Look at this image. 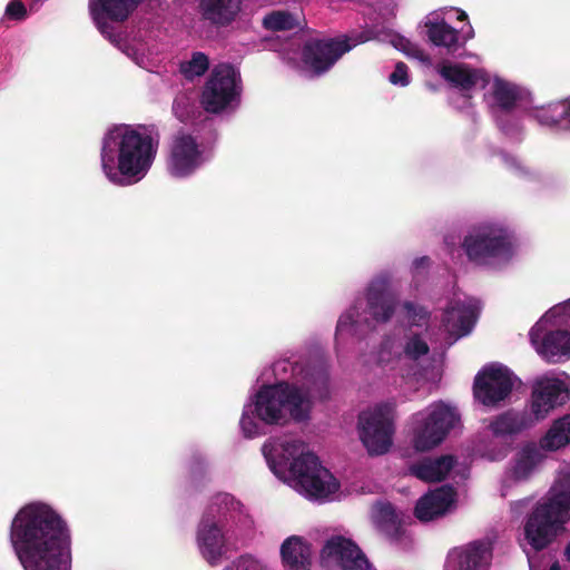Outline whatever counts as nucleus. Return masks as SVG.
<instances>
[{"label":"nucleus","mask_w":570,"mask_h":570,"mask_svg":"<svg viewBox=\"0 0 570 570\" xmlns=\"http://www.w3.org/2000/svg\"><path fill=\"white\" fill-rule=\"evenodd\" d=\"M431 265V259L428 256L416 257L411 265V273L413 278L425 274Z\"/></svg>","instance_id":"ea45409f"},{"label":"nucleus","mask_w":570,"mask_h":570,"mask_svg":"<svg viewBox=\"0 0 570 570\" xmlns=\"http://www.w3.org/2000/svg\"><path fill=\"white\" fill-rule=\"evenodd\" d=\"M285 570H311L312 549L308 541L299 535L286 538L279 548Z\"/></svg>","instance_id":"cd10ccee"},{"label":"nucleus","mask_w":570,"mask_h":570,"mask_svg":"<svg viewBox=\"0 0 570 570\" xmlns=\"http://www.w3.org/2000/svg\"><path fill=\"white\" fill-rule=\"evenodd\" d=\"M508 453L507 446H501L499 450H484L483 456H485L490 461H498L503 459Z\"/></svg>","instance_id":"37998d69"},{"label":"nucleus","mask_w":570,"mask_h":570,"mask_svg":"<svg viewBox=\"0 0 570 570\" xmlns=\"http://www.w3.org/2000/svg\"><path fill=\"white\" fill-rule=\"evenodd\" d=\"M141 1L88 0V10L95 27L110 45L137 66L147 68L155 53L154 23L149 19H141L129 31L119 27Z\"/></svg>","instance_id":"39448f33"},{"label":"nucleus","mask_w":570,"mask_h":570,"mask_svg":"<svg viewBox=\"0 0 570 570\" xmlns=\"http://www.w3.org/2000/svg\"><path fill=\"white\" fill-rule=\"evenodd\" d=\"M367 36V41L377 40L381 42H389L399 51H402L405 56L410 58L417 59L419 61L429 65L430 57L429 55L420 48L416 43L412 42L406 37L396 33L392 30H376L374 28L365 29L363 31L357 32V36Z\"/></svg>","instance_id":"c85d7f7f"},{"label":"nucleus","mask_w":570,"mask_h":570,"mask_svg":"<svg viewBox=\"0 0 570 570\" xmlns=\"http://www.w3.org/2000/svg\"><path fill=\"white\" fill-rule=\"evenodd\" d=\"M426 334V330L403 328L385 335L377 353V364L402 380L420 381L430 354Z\"/></svg>","instance_id":"f8f14e48"},{"label":"nucleus","mask_w":570,"mask_h":570,"mask_svg":"<svg viewBox=\"0 0 570 570\" xmlns=\"http://www.w3.org/2000/svg\"><path fill=\"white\" fill-rule=\"evenodd\" d=\"M564 554L567 557V560L570 561V542L566 547Z\"/></svg>","instance_id":"a18cd8bd"},{"label":"nucleus","mask_w":570,"mask_h":570,"mask_svg":"<svg viewBox=\"0 0 570 570\" xmlns=\"http://www.w3.org/2000/svg\"><path fill=\"white\" fill-rule=\"evenodd\" d=\"M6 16L11 20L21 21L27 18V8L20 0H11L6 7Z\"/></svg>","instance_id":"58836bf2"},{"label":"nucleus","mask_w":570,"mask_h":570,"mask_svg":"<svg viewBox=\"0 0 570 570\" xmlns=\"http://www.w3.org/2000/svg\"><path fill=\"white\" fill-rule=\"evenodd\" d=\"M455 13L456 19L466 21L465 11L458 8H441L428 13L424 18V28L429 41L439 48L444 49L448 53H455L461 49L468 39L473 37V28L468 23V30L459 31L450 26L446 21L448 13Z\"/></svg>","instance_id":"6ab92c4d"},{"label":"nucleus","mask_w":570,"mask_h":570,"mask_svg":"<svg viewBox=\"0 0 570 570\" xmlns=\"http://www.w3.org/2000/svg\"><path fill=\"white\" fill-rule=\"evenodd\" d=\"M570 444V414L553 422L546 435L540 440L543 450L556 451Z\"/></svg>","instance_id":"473e14b6"},{"label":"nucleus","mask_w":570,"mask_h":570,"mask_svg":"<svg viewBox=\"0 0 570 570\" xmlns=\"http://www.w3.org/2000/svg\"><path fill=\"white\" fill-rule=\"evenodd\" d=\"M455 501V491L444 485L424 494L414 509L415 517L422 522H429L443 517Z\"/></svg>","instance_id":"a878e982"},{"label":"nucleus","mask_w":570,"mask_h":570,"mask_svg":"<svg viewBox=\"0 0 570 570\" xmlns=\"http://www.w3.org/2000/svg\"><path fill=\"white\" fill-rule=\"evenodd\" d=\"M569 400L570 376L566 373L544 374L533 382L528 409L504 411L490 420L488 429L494 438L509 443Z\"/></svg>","instance_id":"1a4fd4ad"},{"label":"nucleus","mask_w":570,"mask_h":570,"mask_svg":"<svg viewBox=\"0 0 570 570\" xmlns=\"http://www.w3.org/2000/svg\"><path fill=\"white\" fill-rule=\"evenodd\" d=\"M321 564L325 570H376L352 540L340 535L324 544Z\"/></svg>","instance_id":"412c9836"},{"label":"nucleus","mask_w":570,"mask_h":570,"mask_svg":"<svg viewBox=\"0 0 570 570\" xmlns=\"http://www.w3.org/2000/svg\"><path fill=\"white\" fill-rule=\"evenodd\" d=\"M273 474L311 501L338 499L340 483L297 435L271 436L262 446Z\"/></svg>","instance_id":"7ed1b4c3"},{"label":"nucleus","mask_w":570,"mask_h":570,"mask_svg":"<svg viewBox=\"0 0 570 570\" xmlns=\"http://www.w3.org/2000/svg\"><path fill=\"white\" fill-rule=\"evenodd\" d=\"M385 10L386 13H384V16L394 17L397 10V4L393 0H389Z\"/></svg>","instance_id":"c03bdc74"},{"label":"nucleus","mask_w":570,"mask_h":570,"mask_svg":"<svg viewBox=\"0 0 570 570\" xmlns=\"http://www.w3.org/2000/svg\"><path fill=\"white\" fill-rule=\"evenodd\" d=\"M273 373L276 382L263 384L244 405L239 426L247 439L263 435L262 424L306 423L315 402L330 397V365L322 355L278 360Z\"/></svg>","instance_id":"f257e3e1"},{"label":"nucleus","mask_w":570,"mask_h":570,"mask_svg":"<svg viewBox=\"0 0 570 570\" xmlns=\"http://www.w3.org/2000/svg\"><path fill=\"white\" fill-rule=\"evenodd\" d=\"M217 136L206 134L177 132L171 140L167 170L175 178H187L208 164L215 151Z\"/></svg>","instance_id":"dca6fc26"},{"label":"nucleus","mask_w":570,"mask_h":570,"mask_svg":"<svg viewBox=\"0 0 570 570\" xmlns=\"http://www.w3.org/2000/svg\"><path fill=\"white\" fill-rule=\"evenodd\" d=\"M518 379L504 365L484 366L474 379V397L484 406H497L511 394Z\"/></svg>","instance_id":"aec40b11"},{"label":"nucleus","mask_w":570,"mask_h":570,"mask_svg":"<svg viewBox=\"0 0 570 570\" xmlns=\"http://www.w3.org/2000/svg\"><path fill=\"white\" fill-rule=\"evenodd\" d=\"M158 145L159 137L154 127L114 125L101 140L102 173L114 185H134L149 171Z\"/></svg>","instance_id":"20e7f679"},{"label":"nucleus","mask_w":570,"mask_h":570,"mask_svg":"<svg viewBox=\"0 0 570 570\" xmlns=\"http://www.w3.org/2000/svg\"><path fill=\"white\" fill-rule=\"evenodd\" d=\"M395 403L392 401L377 403L358 415L357 429L360 439L371 455L386 453L393 443Z\"/></svg>","instance_id":"a211bd4d"},{"label":"nucleus","mask_w":570,"mask_h":570,"mask_svg":"<svg viewBox=\"0 0 570 570\" xmlns=\"http://www.w3.org/2000/svg\"><path fill=\"white\" fill-rule=\"evenodd\" d=\"M517 238L513 228L503 219L484 218L468 226L461 249L474 267L499 271L515 255Z\"/></svg>","instance_id":"9b49d317"},{"label":"nucleus","mask_w":570,"mask_h":570,"mask_svg":"<svg viewBox=\"0 0 570 570\" xmlns=\"http://www.w3.org/2000/svg\"><path fill=\"white\" fill-rule=\"evenodd\" d=\"M252 525L244 505L229 493H217L202 517L196 530V547L202 558L217 567L236 549L239 533Z\"/></svg>","instance_id":"0eeeda50"},{"label":"nucleus","mask_w":570,"mask_h":570,"mask_svg":"<svg viewBox=\"0 0 570 570\" xmlns=\"http://www.w3.org/2000/svg\"><path fill=\"white\" fill-rule=\"evenodd\" d=\"M500 157L508 168L515 171L524 173L522 161L515 155L501 153Z\"/></svg>","instance_id":"a19ab883"},{"label":"nucleus","mask_w":570,"mask_h":570,"mask_svg":"<svg viewBox=\"0 0 570 570\" xmlns=\"http://www.w3.org/2000/svg\"><path fill=\"white\" fill-rule=\"evenodd\" d=\"M529 337L537 353L548 362L570 358L569 298L552 306L532 326Z\"/></svg>","instance_id":"4468645a"},{"label":"nucleus","mask_w":570,"mask_h":570,"mask_svg":"<svg viewBox=\"0 0 570 570\" xmlns=\"http://www.w3.org/2000/svg\"><path fill=\"white\" fill-rule=\"evenodd\" d=\"M482 100L500 131L512 141L524 137L523 115L531 118L532 92L523 85L490 73L483 82Z\"/></svg>","instance_id":"9d476101"},{"label":"nucleus","mask_w":570,"mask_h":570,"mask_svg":"<svg viewBox=\"0 0 570 570\" xmlns=\"http://www.w3.org/2000/svg\"><path fill=\"white\" fill-rule=\"evenodd\" d=\"M209 69V58L206 53L195 51L190 58L179 63V71L185 79L193 81Z\"/></svg>","instance_id":"f704fd0d"},{"label":"nucleus","mask_w":570,"mask_h":570,"mask_svg":"<svg viewBox=\"0 0 570 570\" xmlns=\"http://www.w3.org/2000/svg\"><path fill=\"white\" fill-rule=\"evenodd\" d=\"M542 450L541 445L534 443L523 445L515 454L511 478L515 481L528 480L546 458Z\"/></svg>","instance_id":"7c9ffc66"},{"label":"nucleus","mask_w":570,"mask_h":570,"mask_svg":"<svg viewBox=\"0 0 570 570\" xmlns=\"http://www.w3.org/2000/svg\"><path fill=\"white\" fill-rule=\"evenodd\" d=\"M521 503H522V502H514V503L512 504V509H514L517 505H519V504H521Z\"/></svg>","instance_id":"de8ad7c7"},{"label":"nucleus","mask_w":570,"mask_h":570,"mask_svg":"<svg viewBox=\"0 0 570 570\" xmlns=\"http://www.w3.org/2000/svg\"><path fill=\"white\" fill-rule=\"evenodd\" d=\"M440 76L451 86V88L459 91L464 98L462 108L470 104L471 92L476 87L483 89L489 72L483 68H473L463 62H448L442 63L438 68Z\"/></svg>","instance_id":"393cba45"},{"label":"nucleus","mask_w":570,"mask_h":570,"mask_svg":"<svg viewBox=\"0 0 570 570\" xmlns=\"http://www.w3.org/2000/svg\"><path fill=\"white\" fill-rule=\"evenodd\" d=\"M481 311V302L474 297L453 298L443 316V326L453 344L459 338L469 335L476 324Z\"/></svg>","instance_id":"5701e85b"},{"label":"nucleus","mask_w":570,"mask_h":570,"mask_svg":"<svg viewBox=\"0 0 570 570\" xmlns=\"http://www.w3.org/2000/svg\"><path fill=\"white\" fill-rule=\"evenodd\" d=\"M549 570H561V569H560L559 563L556 561V562H553V563L550 566Z\"/></svg>","instance_id":"49530a36"},{"label":"nucleus","mask_w":570,"mask_h":570,"mask_svg":"<svg viewBox=\"0 0 570 570\" xmlns=\"http://www.w3.org/2000/svg\"><path fill=\"white\" fill-rule=\"evenodd\" d=\"M402 308L407 322L406 328L417 330L428 326L430 313L423 306L411 301H404Z\"/></svg>","instance_id":"c9c22d12"},{"label":"nucleus","mask_w":570,"mask_h":570,"mask_svg":"<svg viewBox=\"0 0 570 570\" xmlns=\"http://www.w3.org/2000/svg\"><path fill=\"white\" fill-rule=\"evenodd\" d=\"M375 528L390 540L396 541L403 534V518L390 502L377 501L372 508Z\"/></svg>","instance_id":"c756f323"},{"label":"nucleus","mask_w":570,"mask_h":570,"mask_svg":"<svg viewBox=\"0 0 570 570\" xmlns=\"http://www.w3.org/2000/svg\"><path fill=\"white\" fill-rule=\"evenodd\" d=\"M393 275L389 271L375 274L365 285L362 296L338 317L335 331L337 354L350 337L364 338L379 325L392 321L397 306V295L392 289Z\"/></svg>","instance_id":"423d86ee"},{"label":"nucleus","mask_w":570,"mask_h":570,"mask_svg":"<svg viewBox=\"0 0 570 570\" xmlns=\"http://www.w3.org/2000/svg\"><path fill=\"white\" fill-rule=\"evenodd\" d=\"M454 466L451 455H442L436 459H424L412 464L409 471L412 475L425 482L443 480Z\"/></svg>","instance_id":"2f4dec72"},{"label":"nucleus","mask_w":570,"mask_h":570,"mask_svg":"<svg viewBox=\"0 0 570 570\" xmlns=\"http://www.w3.org/2000/svg\"><path fill=\"white\" fill-rule=\"evenodd\" d=\"M367 36H341L336 38L311 37L295 40L293 45L299 48L297 57L286 53L285 59L293 62L297 71L306 78H320L327 73L334 65L357 45L367 42Z\"/></svg>","instance_id":"ddd939ff"},{"label":"nucleus","mask_w":570,"mask_h":570,"mask_svg":"<svg viewBox=\"0 0 570 570\" xmlns=\"http://www.w3.org/2000/svg\"><path fill=\"white\" fill-rule=\"evenodd\" d=\"M299 26L298 16L285 10L272 11L263 19V27L272 31L294 30Z\"/></svg>","instance_id":"72a5a7b5"},{"label":"nucleus","mask_w":570,"mask_h":570,"mask_svg":"<svg viewBox=\"0 0 570 570\" xmlns=\"http://www.w3.org/2000/svg\"><path fill=\"white\" fill-rule=\"evenodd\" d=\"M492 542L480 539L449 551L443 570H489L492 560Z\"/></svg>","instance_id":"b1692460"},{"label":"nucleus","mask_w":570,"mask_h":570,"mask_svg":"<svg viewBox=\"0 0 570 570\" xmlns=\"http://www.w3.org/2000/svg\"><path fill=\"white\" fill-rule=\"evenodd\" d=\"M570 522V470L560 472L547 495L538 502L524 524V546L530 570H543L551 557L546 549Z\"/></svg>","instance_id":"6e6552de"},{"label":"nucleus","mask_w":570,"mask_h":570,"mask_svg":"<svg viewBox=\"0 0 570 570\" xmlns=\"http://www.w3.org/2000/svg\"><path fill=\"white\" fill-rule=\"evenodd\" d=\"M242 77L230 63L216 65L200 91L199 102L208 114L223 115L233 112L240 102Z\"/></svg>","instance_id":"f3484780"},{"label":"nucleus","mask_w":570,"mask_h":570,"mask_svg":"<svg viewBox=\"0 0 570 570\" xmlns=\"http://www.w3.org/2000/svg\"><path fill=\"white\" fill-rule=\"evenodd\" d=\"M531 119L553 131L570 132V96L537 106L531 110Z\"/></svg>","instance_id":"bb28decb"},{"label":"nucleus","mask_w":570,"mask_h":570,"mask_svg":"<svg viewBox=\"0 0 570 570\" xmlns=\"http://www.w3.org/2000/svg\"><path fill=\"white\" fill-rule=\"evenodd\" d=\"M195 110V99L191 92L181 91L176 95L173 101V114L181 121L187 122Z\"/></svg>","instance_id":"e433bc0d"},{"label":"nucleus","mask_w":570,"mask_h":570,"mask_svg":"<svg viewBox=\"0 0 570 570\" xmlns=\"http://www.w3.org/2000/svg\"><path fill=\"white\" fill-rule=\"evenodd\" d=\"M389 81L397 87H406L410 85L411 77L409 73V67L404 62L399 61L395 65L393 72L390 73Z\"/></svg>","instance_id":"4c0bfd02"},{"label":"nucleus","mask_w":570,"mask_h":570,"mask_svg":"<svg viewBox=\"0 0 570 570\" xmlns=\"http://www.w3.org/2000/svg\"><path fill=\"white\" fill-rule=\"evenodd\" d=\"M189 0H174L175 6H183ZM196 13L204 27L222 30L237 23L245 11V0H195Z\"/></svg>","instance_id":"4be33fe9"},{"label":"nucleus","mask_w":570,"mask_h":570,"mask_svg":"<svg viewBox=\"0 0 570 570\" xmlns=\"http://www.w3.org/2000/svg\"><path fill=\"white\" fill-rule=\"evenodd\" d=\"M207 465L206 458L200 453H195L189 462V469L191 472H200L203 471Z\"/></svg>","instance_id":"79ce46f5"},{"label":"nucleus","mask_w":570,"mask_h":570,"mask_svg":"<svg viewBox=\"0 0 570 570\" xmlns=\"http://www.w3.org/2000/svg\"><path fill=\"white\" fill-rule=\"evenodd\" d=\"M10 544L24 570H70L71 534L66 520L50 504L30 502L16 513Z\"/></svg>","instance_id":"f03ea898"},{"label":"nucleus","mask_w":570,"mask_h":570,"mask_svg":"<svg viewBox=\"0 0 570 570\" xmlns=\"http://www.w3.org/2000/svg\"><path fill=\"white\" fill-rule=\"evenodd\" d=\"M456 406L436 401L410 417L409 431L415 451L424 452L440 445L448 434L460 423Z\"/></svg>","instance_id":"2eb2a0df"}]
</instances>
